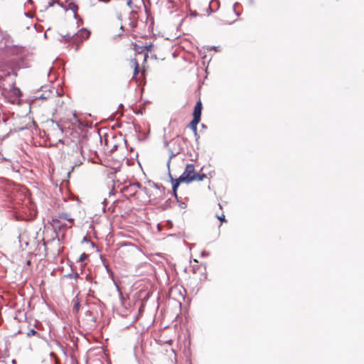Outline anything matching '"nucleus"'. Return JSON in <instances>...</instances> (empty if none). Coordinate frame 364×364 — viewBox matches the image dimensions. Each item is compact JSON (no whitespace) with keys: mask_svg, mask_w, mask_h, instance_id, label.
<instances>
[{"mask_svg":"<svg viewBox=\"0 0 364 364\" xmlns=\"http://www.w3.org/2000/svg\"><path fill=\"white\" fill-rule=\"evenodd\" d=\"M90 321H91L92 323H96V321H97V318H96V316H91Z\"/></svg>","mask_w":364,"mask_h":364,"instance_id":"obj_47","label":"nucleus"},{"mask_svg":"<svg viewBox=\"0 0 364 364\" xmlns=\"http://www.w3.org/2000/svg\"><path fill=\"white\" fill-rule=\"evenodd\" d=\"M14 94H15L16 95H18V96H20V95H21V90H20V89H19V88H18V87H15L14 88Z\"/></svg>","mask_w":364,"mask_h":364,"instance_id":"obj_34","label":"nucleus"},{"mask_svg":"<svg viewBox=\"0 0 364 364\" xmlns=\"http://www.w3.org/2000/svg\"><path fill=\"white\" fill-rule=\"evenodd\" d=\"M83 23V20L82 18H78V20H77V26H80V25H82Z\"/></svg>","mask_w":364,"mask_h":364,"instance_id":"obj_44","label":"nucleus"},{"mask_svg":"<svg viewBox=\"0 0 364 364\" xmlns=\"http://www.w3.org/2000/svg\"><path fill=\"white\" fill-rule=\"evenodd\" d=\"M127 6H129L130 9H132L133 6H134V3L132 1V0H127Z\"/></svg>","mask_w":364,"mask_h":364,"instance_id":"obj_37","label":"nucleus"},{"mask_svg":"<svg viewBox=\"0 0 364 364\" xmlns=\"http://www.w3.org/2000/svg\"><path fill=\"white\" fill-rule=\"evenodd\" d=\"M74 18L76 19V20H78V18H80V17L77 15V12L74 13Z\"/></svg>","mask_w":364,"mask_h":364,"instance_id":"obj_51","label":"nucleus"},{"mask_svg":"<svg viewBox=\"0 0 364 364\" xmlns=\"http://www.w3.org/2000/svg\"><path fill=\"white\" fill-rule=\"evenodd\" d=\"M60 218H63L64 220H68V221L73 220V218H69V215L68 213H62L60 215Z\"/></svg>","mask_w":364,"mask_h":364,"instance_id":"obj_26","label":"nucleus"},{"mask_svg":"<svg viewBox=\"0 0 364 364\" xmlns=\"http://www.w3.org/2000/svg\"><path fill=\"white\" fill-rule=\"evenodd\" d=\"M53 1H54V0H53ZM55 1H56V4L65 10L67 9V6H65L64 4L60 1V0H55Z\"/></svg>","mask_w":364,"mask_h":364,"instance_id":"obj_30","label":"nucleus"},{"mask_svg":"<svg viewBox=\"0 0 364 364\" xmlns=\"http://www.w3.org/2000/svg\"><path fill=\"white\" fill-rule=\"evenodd\" d=\"M201 127H202L203 129H206V127H206V125H205V124H201Z\"/></svg>","mask_w":364,"mask_h":364,"instance_id":"obj_55","label":"nucleus"},{"mask_svg":"<svg viewBox=\"0 0 364 364\" xmlns=\"http://www.w3.org/2000/svg\"><path fill=\"white\" fill-rule=\"evenodd\" d=\"M60 220L58 218H53L52 219V226L54 230V232L56 234H58L60 232V231L63 230V225H59Z\"/></svg>","mask_w":364,"mask_h":364,"instance_id":"obj_12","label":"nucleus"},{"mask_svg":"<svg viewBox=\"0 0 364 364\" xmlns=\"http://www.w3.org/2000/svg\"><path fill=\"white\" fill-rule=\"evenodd\" d=\"M139 73V63H136V68H134V73H133V76H132L133 80H136Z\"/></svg>","mask_w":364,"mask_h":364,"instance_id":"obj_18","label":"nucleus"},{"mask_svg":"<svg viewBox=\"0 0 364 364\" xmlns=\"http://www.w3.org/2000/svg\"><path fill=\"white\" fill-rule=\"evenodd\" d=\"M153 186L157 189H162V190H165V187L162 185V184H159V183H153Z\"/></svg>","mask_w":364,"mask_h":364,"instance_id":"obj_27","label":"nucleus"},{"mask_svg":"<svg viewBox=\"0 0 364 364\" xmlns=\"http://www.w3.org/2000/svg\"><path fill=\"white\" fill-rule=\"evenodd\" d=\"M41 90L43 92L45 96H46L47 99H49L53 95V92H55L56 96H60L58 90L54 87L51 88L49 85L42 86Z\"/></svg>","mask_w":364,"mask_h":364,"instance_id":"obj_7","label":"nucleus"},{"mask_svg":"<svg viewBox=\"0 0 364 364\" xmlns=\"http://www.w3.org/2000/svg\"><path fill=\"white\" fill-rule=\"evenodd\" d=\"M64 277H66V278H74L75 280H77V278L80 277V274L77 273V272L69 273L68 274H65Z\"/></svg>","mask_w":364,"mask_h":364,"instance_id":"obj_22","label":"nucleus"},{"mask_svg":"<svg viewBox=\"0 0 364 364\" xmlns=\"http://www.w3.org/2000/svg\"><path fill=\"white\" fill-rule=\"evenodd\" d=\"M90 242H91L90 238L88 237L87 235L83 237L82 241V242H89V243Z\"/></svg>","mask_w":364,"mask_h":364,"instance_id":"obj_39","label":"nucleus"},{"mask_svg":"<svg viewBox=\"0 0 364 364\" xmlns=\"http://www.w3.org/2000/svg\"><path fill=\"white\" fill-rule=\"evenodd\" d=\"M210 4H215L216 6V9H218L220 6V1L219 0H211Z\"/></svg>","mask_w":364,"mask_h":364,"instance_id":"obj_31","label":"nucleus"},{"mask_svg":"<svg viewBox=\"0 0 364 364\" xmlns=\"http://www.w3.org/2000/svg\"><path fill=\"white\" fill-rule=\"evenodd\" d=\"M2 38L5 40L6 44L13 42L12 38L6 33H2Z\"/></svg>","mask_w":364,"mask_h":364,"instance_id":"obj_19","label":"nucleus"},{"mask_svg":"<svg viewBox=\"0 0 364 364\" xmlns=\"http://www.w3.org/2000/svg\"><path fill=\"white\" fill-rule=\"evenodd\" d=\"M11 73L12 74L14 75V76H17V71L19 70L18 68H11Z\"/></svg>","mask_w":364,"mask_h":364,"instance_id":"obj_38","label":"nucleus"},{"mask_svg":"<svg viewBox=\"0 0 364 364\" xmlns=\"http://www.w3.org/2000/svg\"><path fill=\"white\" fill-rule=\"evenodd\" d=\"M43 245L46 248V243L44 240H43Z\"/></svg>","mask_w":364,"mask_h":364,"instance_id":"obj_56","label":"nucleus"},{"mask_svg":"<svg viewBox=\"0 0 364 364\" xmlns=\"http://www.w3.org/2000/svg\"><path fill=\"white\" fill-rule=\"evenodd\" d=\"M50 355L51 357H54V356H55V353H53V352H51V353H50Z\"/></svg>","mask_w":364,"mask_h":364,"instance_id":"obj_58","label":"nucleus"},{"mask_svg":"<svg viewBox=\"0 0 364 364\" xmlns=\"http://www.w3.org/2000/svg\"><path fill=\"white\" fill-rule=\"evenodd\" d=\"M77 294L73 299L72 302L73 303V313L75 314H78L80 309V301L78 297Z\"/></svg>","mask_w":364,"mask_h":364,"instance_id":"obj_11","label":"nucleus"},{"mask_svg":"<svg viewBox=\"0 0 364 364\" xmlns=\"http://www.w3.org/2000/svg\"><path fill=\"white\" fill-rule=\"evenodd\" d=\"M24 129H25L24 127H20V128H18V131H22V130H23ZM15 131H16V132H17V130H16V129Z\"/></svg>","mask_w":364,"mask_h":364,"instance_id":"obj_54","label":"nucleus"},{"mask_svg":"<svg viewBox=\"0 0 364 364\" xmlns=\"http://www.w3.org/2000/svg\"><path fill=\"white\" fill-rule=\"evenodd\" d=\"M89 258V255L85 252H83L82 254H81V255L78 257V259H77V262H83L85 261V259H88Z\"/></svg>","mask_w":364,"mask_h":364,"instance_id":"obj_25","label":"nucleus"},{"mask_svg":"<svg viewBox=\"0 0 364 364\" xmlns=\"http://www.w3.org/2000/svg\"><path fill=\"white\" fill-rule=\"evenodd\" d=\"M193 176V181H202L207 178V175L205 173H199L196 171H195Z\"/></svg>","mask_w":364,"mask_h":364,"instance_id":"obj_14","label":"nucleus"},{"mask_svg":"<svg viewBox=\"0 0 364 364\" xmlns=\"http://www.w3.org/2000/svg\"><path fill=\"white\" fill-rule=\"evenodd\" d=\"M168 193L172 194L174 196L176 201L178 200L177 191H169Z\"/></svg>","mask_w":364,"mask_h":364,"instance_id":"obj_36","label":"nucleus"},{"mask_svg":"<svg viewBox=\"0 0 364 364\" xmlns=\"http://www.w3.org/2000/svg\"><path fill=\"white\" fill-rule=\"evenodd\" d=\"M78 49H79V47H78V46H77L75 48V50H78Z\"/></svg>","mask_w":364,"mask_h":364,"instance_id":"obj_63","label":"nucleus"},{"mask_svg":"<svg viewBox=\"0 0 364 364\" xmlns=\"http://www.w3.org/2000/svg\"><path fill=\"white\" fill-rule=\"evenodd\" d=\"M134 46V50L138 53H141V52H140V48H142V46H139L137 45L136 43L133 44Z\"/></svg>","mask_w":364,"mask_h":364,"instance_id":"obj_28","label":"nucleus"},{"mask_svg":"<svg viewBox=\"0 0 364 364\" xmlns=\"http://www.w3.org/2000/svg\"><path fill=\"white\" fill-rule=\"evenodd\" d=\"M211 49H213L215 51H218L220 49V47L219 46H213Z\"/></svg>","mask_w":364,"mask_h":364,"instance_id":"obj_50","label":"nucleus"},{"mask_svg":"<svg viewBox=\"0 0 364 364\" xmlns=\"http://www.w3.org/2000/svg\"><path fill=\"white\" fill-rule=\"evenodd\" d=\"M75 34H77L76 36V39L77 40L76 44H80L84 40L88 39L90 38L91 31L88 30L87 28H82Z\"/></svg>","mask_w":364,"mask_h":364,"instance_id":"obj_4","label":"nucleus"},{"mask_svg":"<svg viewBox=\"0 0 364 364\" xmlns=\"http://www.w3.org/2000/svg\"><path fill=\"white\" fill-rule=\"evenodd\" d=\"M56 4V1H53V0H50L49 2H48V6L49 7H52L54 6V4Z\"/></svg>","mask_w":364,"mask_h":364,"instance_id":"obj_46","label":"nucleus"},{"mask_svg":"<svg viewBox=\"0 0 364 364\" xmlns=\"http://www.w3.org/2000/svg\"><path fill=\"white\" fill-rule=\"evenodd\" d=\"M132 186H136L137 188L142 190L145 193L148 191L147 188L145 186H143L141 183L136 182L134 183Z\"/></svg>","mask_w":364,"mask_h":364,"instance_id":"obj_24","label":"nucleus"},{"mask_svg":"<svg viewBox=\"0 0 364 364\" xmlns=\"http://www.w3.org/2000/svg\"><path fill=\"white\" fill-rule=\"evenodd\" d=\"M57 127H58L60 129H62V127L57 123Z\"/></svg>","mask_w":364,"mask_h":364,"instance_id":"obj_62","label":"nucleus"},{"mask_svg":"<svg viewBox=\"0 0 364 364\" xmlns=\"http://www.w3.org/2000/svg\"><path fill=\"white\" fill-rule=\"evenodd\" d=\"M44 37L47 38V33H44Z\"/></svg>","mask_w":364,"mask_h":364,"instance_id":"obj_64","label":"nucleus"},{"mask_svg":"<svg viewBox=\"0 0 364 364\" xmlns=\"http://www.w3.org/2000/svg\"><path fill=\"white\" fill-rule=\"evenodd\" d=\"M90 243V245H91V247L92 248H94V247L97 248V246L95 245V244L92 240H91V242Z\"/></svg>","mask_w":364,"mask_h":364,"instance_id":"obj_52","label":"nucleus"},{"mask_svg":"<svg viewBox=\"0 0 364 364\" xmlns=\"http://www.w3.org/2000/svg\"><path fill=\"white\" fill-rule=\"evenodd\" d=\"M0 364H6V363H4V361L0 360Z\"/></svg>","mask_w":364,"mask_h":364,"instance_id":"obj_61","label":"nucleus"},{"mask_svg":"<svg viewBox=\"0 0 364 364\" xmlns=\"http://www.w3.org/2000/svg\"><path fill=\"white\" fill-rule=\"evenodd\" d=\"M168 152L170 154H169L168 161L166 162V166L168 168V170H170V164H171V159L173 158H174L175 156H176L179 152L174 153L170 148H168Z\"/></svg>","mask_w":364,"mask_h":364,"instance_id":"obj_16","label":"nucleus"},{"mask_svg":"<svg viewBox=\"0 0 364 364\" xmlns=\"http://www.w3.org/2000/svg\"><path fill=\"white\" fill-rule=\"evenodd\" d=\"M12 364H16V360H14H14H12Z\"/></svg>","mask_w":364,"mask_h":364,"instance_id":"obj_60","label":"nucleus"},{"mask_svg":"<svg viewBox=\"0 0 364 364\" xmlns=\"http://www.w3.org/2000/svg\"><path fill=\"white\" fill-rule=\"evenodd\" d=\"M168 177L170 178V181L171 183L172 191H177L180 184L181 183H184V181L183 180H181V178L180 176L177 178H173L171 173L170 170H168Z\"/></svg>","mask_w":364,"mask_h":364,"instance_id":"obj_8","label":"nucleus"},{"mask_svg":"<svg viewBox=\"0 0 364 364\" xmlns=\"http://www.w3.org/2000/svg\"><path fill=\"white\" fill-rule=\"evenodd\" d=\"M132 126L134 127V129L136 133L137 134H140L143 136V137H140V136H137V139L139 141H144L146 140L149 135V131L147 132V133H144L142 130H141V128L139 125L138 124H132Z\"/></svg>","mask_w":364,"mask_h":364,"instance_id":"obj_10","label":"nucleus"},{"mask_svg":"<svg viewBox=\"0 0 364 364\" xmlns=\"http://www.w3.org/2000/svg\"><path fill=\"white\" fill-rule=\"evenodd\" d=\"M202 109H203V104L201 101L199 100L196 102L193 112V119L196 120H201V114H202Z\"/></svg>","mask_w":364,"mask_h":364,"instance_id":"obj_5","label":"nucleus"},{"mask_svg":"<svg viewBox=\"0 0 364 364\" xmlns=\"http://www.w3.org/2000/svg\"><path fill=\"white\" fill-rule=\"evenodd\" d=\"M6 53L9 55L16 56L8 60V65L10 68H15L18 69L26 68L30 67L26 57L22 55L24 47L18 45H6Z\"/></svg>","mask_w":364,"mask_h":364,"instance_id":"obj_1","label":"nucleus"},{"mask_svg":"<svg viewBox=\"0 0 364 364\" xmlns=\"http://www.w3.org/2000/svg\"><path fill=\"white\" fill-rule=\"evenodd\" d=\"M190 16L192 17H196L198 16V13L196 11H191L190 13Z\"/></svg>","mask_w":364,"mask_h":364,"instance_id":"obj_43","label":"nucleus"},{"mask_svg":"<svg viewBox=\"0 0 364 364\" xmlns=\"http://www.w3.org/2000/svg\"><path fill=\"white\" fill-rule=\"evenodd\" d=\"M176 202L178 203V206L182 209H185L187 207L186 203L184 202L180 201L179 200H176Z\"/></svg>","mask_w":364,"mask_h":364,"instance_id":"obj_29","label":"nucleus"},{"mask_svg":"<svg viewBox=\"0 0 364 364\" xmlns=\"http://www.w3.org/2000/svg\"><path fill=\"white\" fill-rule=\"evenodd\" d=\"M101 259L102 261V263H103V265L105 266V269H106V271L109 274H113V272L112 270L111 269V268L109 267V266L108 265V264L106 263V261L102 259V257H101Z\"/></svg>","mask_w":364,"mask_h":364,"instance_id":"obj_23","label":"nucleus"},{"mask_svg":"<svg viewBox=\"0 0 364 364\" xmlns=\"http://www.w3.org/2000/svg\"><path fill=\"white\" fill-rule=\"evenodd\" d=\"M36 98L39 100H48L43 92H42L40 95L36 96Z\"/></svg>","mask_w":364,"mask_h":364,"instance_id":"obj_35","label":"nucleus"},{"mask_svg":"<svg viewBox=\"0 0 364 364\" xmlns=\"http://www.w3.org/2000/svg\"><path fill=\"white\" fill-rule=\"evenodd\" d=\"M77 35V34L70 35V33H66L65 35H61L59 41L61 43L72 42V43H76L77 42V40L76 39Z\"/></svg>","mask_w":364,"mask_h":364,"instance_id":"obj_9","label":"nucleus"},{"mask_svg":"<svg viewBox=\"0 0 364 364\" xmlns=\"http://www.w3.org/2000/svg\"><path fill=\"white\" fill-rule=\"evenodd\" d=\"M108 201L107 199L105 198L102 203L103 205V210L105 211L106 206L107 205Z\"/></svg>","mask_w":364,"mask_h":364,"instance_id":"obj_40","label":"nucleus"},{"mask_svg":"<svg viewBox=\"0 0 364 364\" xmlns=\"http://www.w3.org/2000/svg\"><path fill=\"white\" fill-rule=\"evenodd\" d=\"M75 156H73L75 159L73 161H72L73 166H72V171H73L74 168L76 166H79L81 164H82L83 161L85 160V157L82 155V148H79L76 145V151H73Z\"/></svg>","mask_w":364,"mask_h":364,"instance_id":"obj_3","label":"nucleus"},{"mask_svg":"<svg viewBox=\"0 0 364 364\" xmlns=\"http://www.w3.org/2000/svg\"><path fill=\"white\" fill-rule=\"evenodd\" d=\"M59 225H63V229H64V228H69V227L68 226V225H67L65 223H59Z\"/></svg>","mask_w":364,"mask_h":364,"instance_id":"obj_48","label":"nucleus"},{"mask_svg":"<svg viewBox=\"0 0 364 364\" xmlns=\"http://www.w3.org/2000/svg\"><path fill=\"white\" fill-rule=\"evenodd\" d=\"M132 63H133V65H134V68H136V63H138V62H137V60H136V58H133V59L132 60Z\"/></svg>","mask_w":364,"mask_h":364,"instance_id":"obj_49","label":"nucleus"},{"mask_svg":"<svg viewBox=\"0 0 364 364\" xmlns=\"http://www.w3.org/2000/svg\"><path fill=\"white\" fill-rule=\"evenodd\" d=\"M218 219L222 223H224V222H226V220H225V216L224 214H222L220 216H217Z\"/></svg>","mask_w":364,"mask_h":364,"instance_id":"obj_32","label":"nucleus"},{"mask_svg":"<svg viewBox=\"0 0 364 364\" xmlns=\"http://www.w3.org/2000/svg\"><path fill=\"white\" fill-rule=\"evenodd\" d=\"M173 202V201L171 198L167 199L165 201V203L162 205L163 209H168V208H171Z\"/></svg>","mask_w":364,"mask_h":364,"instance_id":"obj_20","label":"nucleus"},{"mask_svg":"<svg viewBox=\"0 0 364 364\" xmlns=\"http://www.w3.org/2000/svg\"><path fill=\"white\" fill-rule=\"evenodd\" d=\"M86 279H87V281H90V277H89V274H87V275H86Z\"/></svg>","mask_w":364,"mask_h":364,"instance_id":"obj_57","label":"nucleus"},{"mask_svg":"<svg viewBox=\"0 0 364 364\" xmlns=\"http://www.w3.org/2000/svg\"><path fill=\"white\" fill-rule=\"evenodd\" d=\"M36 335H38H38H39V333H38V331H37L35 328H30V329L28 331V332L26 333V336H27L28 337H31V336H36Z\"/></svg>","mask_w":364,"mask_h":364,"instance_id":"obj_21","label":"nucleus"},{"mask_svg":"<svg viewBox=\"0 0 364 364\" xmlns=\"http://www.w3.org/2000/svg\"><path fill=\"white\" fill-rule=\"evenodd\" d=\"M153 47V43H149V44H146L145 46H142V48H140V52H146L144 53V61H146V59L148 58V52L151 51Z\"/></svg>","mask_w":364,"mask_h":364,"instance_id":"obj_13","label":"nucleus"},{"mask_svg":"<svg viewBox=\"0 0 364 364\" xmlns=\"http://www.w3.org/2000/svg\"><path fill=\"white\" fill-rule=\"evenodd\" d=\"M216 9H213L210 6H209V7L207 9V11L208 13V14H211L212 13H214Z\"/></svg>","mask_w":364,"mask_h":364,"instance_id":"obj_41","label":"nucleus"},{"mask_svg":"<svg viewBox=\"0 0 364 364\" xmlns=\"http://www.w3.org/2000/svg\"><path fill=\"white\" fill-rule=\"evenodd\" d=\"M79 9V6L77 4L74 2H70L68 5L67 6V9H65V11L71 10L73 11V13H75Z\"/></svg>","mask_w":364,"mask_h":364,"instance_id":"obj_17","label":"nucleus"},{"mask_svg":"<svg viewBox=\"0 0 364 364\" xmlns=\"http://www.w3.org/2000/svg\"><path fill=\"white\" fill-rule=\"evenodd\" d=\"M195 165L193 164H188L185 167V170L183 173L180 176L181 180L184 181L185 183H191L193 182V176L195 173Z\"/></svg>","mask_w":364,"mask_h":364,"instance_id":"obj_2","label":"nucleus"},{"mask_svg":"<svg viewBox=\"0 0 364 364\" xmlns=\"http://www.w3.org/2000/svg\"><path fill=\"white\" fill-rule=\"evenodd\" d=\"M144 8H145V13H146V19L147 20H149L150 21V25H149V28L151 26H154V17L151 16V11L150 10L146 7V5H144Z\"/></svg>","mask_w":364,"mask_h":364,"instance_id":"obj_15","label":"nucleus"},{"mask_svg":"<svg viewBox=\"0 0 364 364\" xmlns=\"http://www.w3.org/2000/svg\"><path fill=\"white\" fill-rule=\"evenodd\" d=\"M85 316H93V312L92 311H90V310H87L86 312H85Z\"/></svg>","mask_w":364,"mask_h":364,"instance_id":"obj_42","label":"nucleus"},{"mask_svg":"<svg viewBox=\"0 0 364 364\" xmlns=\"http://www.w3.org/2000/svg\"><path fill=\"white\" fill-rule=\"evenodd\" d=\"M200 120L197 121L196 119H192L189 122V124L186 126L187 128H189L190 129H191L193 131L196 142H198V139L200 138V136L198 133V129H197V126L200 123Z\"/></svg>","mask_w":364,"mask_h":364,"instance_id":"obj_6","label":"nucleus"},{"mask_svg":"<svg viewBox=\"0 0 364 364\" xmlns=\"http://www.w3.org/2000/svg\"><path fill=\"white\" fill-rule=\"evenodd\" d=\"M58 345L63 350V346L60 343H58Z\"/></svg>","mask_w":364,"mask_h":364,"instance_id":"obj_59","label":"nucleus"},{"mask_svg":"<svg viewBox=\"0 0 364 364\" xmlns=\"http://www.w3.org/2000/svg\"><path fill=\"white\" fill-rule=\"evenodd\" d=\"M114 193L113 191H111L109 193V196L110 197L111 196H114Z\"/></svg>","mask_w":364,"mask_h":364,"instance_id":"obj_53","label":"nucleus"},{"mask_svg":"<svg viewBox=\"0 0 364 364\" xmlns=\"http://www.w3.org/2000/svg\"><path fill=\"white\" fill-rule=\"evenodd\" d=\"M164 145L166 148L168 149L169 148V142L167 140L164 141Z\"/></svg>","mask_w":364,"mask_h":364,"instance_id":"obj_45","label":"nucleus"},{"mask_svg":"<svg viewBox=\"0 0 364 364\" xmlns=\"http://www.w3.org/2000/svg\"><path fill=\"white\" fill-rule=\"evenodd\" d=\"M209 255H210V252H206L205 250L202 251L201 253H200V256L202 257H208Z\"/></svg>","mask_w":364,"mask_h":364,"instance_id":"obj_33","label":"nucleus"}]
</instances>
